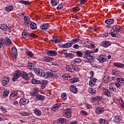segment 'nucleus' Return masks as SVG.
I'll use <instances>...</instances> for the list:
<instances>
[{
	"mask_svg": "<svg viewBox=\"0 0 124 124\" xmlns=\"http://www.w3.org/2000/svg\"><path fill=\"white\" fill-rule=\"evenodd\" d=\"M86 58L87 60V62L91 63V65H94V56L93 53L91 51H87L86 52Z\"/></svg>",
	"mask_w": 124,
	"mask_h": 124,
	"instance_id": "obj_1",
	"label": "nucleus"
},
{
	"mask_svg": "<svg viewBox=\"0 0 124 124\" xmlns=\"http://www.w3.org/2000/svg\"><path fill=\"white\" fill-rule=\"evenodd\" d=\"M34 71L36 73V74H37V75H38V76L44 77V76L46 75L45 72H44V71L40 69H38V68L34 69Z\"/></svg>",
	"mask_w": 124,
	"mask_h": 124,
	"instance_id": "obj_2",
	"label": "nucleus"
},
{
	"mask_svg": "<svg viewBox=\"0 0 124 124\" xmlns=\"http://www.w3.org/2000/svg\"><path fill=\"white\" fill-rule=\"evenodd\" d=\"M21 75H22V73L20 71H16L14 74L13 81V82H15L17 79L20 78Z\"/></svg>",
	"mask_w": 124,
	"mask_h": 124,
	"instance_id": "obj_3",
	"label": "nucleus"
},
{
	"mask_svg": "<svg viewBox=\"0 0 124 124\" xmlns=\"http://www.w3.org/2000/svg\"><path fill=\"white\" fill-rule=\"evenodd\" d=\"M72 68L71 67H70L69 65H67L66 67V69L67 71H69L70 72H73V71H77V69H76V68H77V67H76V66L72 64Z\"/></svg>",
	"mask_w": 124,
	"mask_h": 124,
	"instance_id": "obj_4",
	"label": "nucleus"
},
{
	"mask_svg": "<svg viewBox=\"0 0 124 124\" xmlns=\"http://www.w3.org/2000/svg\"><path fill=\"white\" fill-rule=\"evenodd\" d=\"M63 116L65 118L71 117V111L69 109L67 108L63 111Z\"/></svg>",
	"mask_w": 124,
	"mask_h": 124,
	"instance_id": "obj_5",
	"label": "nucleus"
},
{
	"mask_svg": "<svg viewBox=\"0 0 124 124\" xmlns=\"http://www.w3.org/2000/svg\"><path fill=\"white\" fill-rule=\"evenodd\" d=\"M91 100L93 102H100L102 100V97L99 96H96L95 97H93L91 98Z\"/></svg>",
	"mask_w": 124,
	"mask_h": 124,
	"instance_id": "obj_6",
	"label": "nucleus"
},
{
	"mask_svg": "<svg viewBox=\"0 0 124 124\" xmlns=\"http://www.w3.org/2000/svg\"><path fill=\"white\" fill-rule=\"evenodd\" d=\"M24 22L26 26H29V25H30V24L31 23V19H30V17L28 16H25L24 17Z\"/></svg>",
	"mask_w": 124,
	"mask_h": 124,
	"instance_id": "obj_7",
	"label": "nucleus"
},
{
	"mask_svg": "<svg viewBox=\"0 0 124 124\" xmlns=\"http://www.w3.org/2000/svg\"><path fill=\"white\" fill-rule=\"evenodd\" d=\"M97 79L94 78H92L89 81V85L90 87H93L96 83Z\"/></svg>",
	"mask_w": 124,
	"mask_h": 124,
	"instance_id": "obj_8",
	"label": "nucleus"
},
{
	"mask_svg": "<svg viewBox=\"0 0 124 124\" xmlns=\"http://www.w3.org/2000/svg\"><path fill=\"white\" fill-rule=\"evenodd\" d=\"M30 102L28 99H26L25 98H21L19 102L20 105H26V104H28Z\"/></svg>",
	"mask_w": 124,
	"mask_h": 124,
	"instance_id": "obj_9",
	"label": "nucleus"
},
{
	"mask_svg": "<svg viewBox=\"0 0 124 124\" xmlns=\"http://www.w3.org/2000/svg\"><path fill=\"white\" fill-rule=\"evenodd\" d=\"M10 78L8 77H4L2 79V84L3 86H6L8 83H9Z\"/></svg>",
	"mask_w": 124,
	"mask_h": 124,
	"instance_id": "obj_10",
	"label": "nucleus"
},
{
	"mask_svg": "<svg viewBox=\"0 0 124 124\" xmlns=\"http://www.w3.org/2000/svg\"><path fill=\"white\" fill-rule=\"evenodd\" d=\"M70 91L74 93H78V89L76 86L74 85H71L70 88Z\"/></svg>",
	"mask_w": 124,
	"mask_h": 124,
	"instance_id": "obj_11",
	"label": "nucleus"
},
{
	"mask_svg": "<svg viewBox=\"0 0 124 124\" xmlns=\"http://www.w3.org/2000/svg\"><path fill=\"white\" fill-rule=\"evenodd\" d=\"M0 29L6 31H9L11 30V27H8L6 25H3L0 26Z\"/></svg>",
	"mask_w": 124,
	"mask_h": 124,
	"instance_id": "obj_12",
	"label": "nucleus"
},
{
	"mask_svg": "<svg viewBox=\"0 0 124 124\" xmlns=\"http://www.w3.org/2000/svg\"><path fill=\"white\" fill-rule=\"evenodd\" d=\"M35 100H40V101H43L45 99V96L39 94L35 97Z\"/></svg>",
	"mask_w": 124,
	"mask_h": 124,
	"instance_id": "obj_13",
	"label": "nucleus"
},
{
	"mask_svg": "<svg viewBox=\"0 0 124 124\" xmlns=\"http://www.w3.org/2000/svg\"><path fill=\"white\" fill-rule=\"evenodd\" d=\"M104 112V108L102 107H98L96 108L95 113L99 115Z\"/></svg>",
	"mask_w": 124,
	"mask_h": 124,
	"instance_id": "obj_14",
	"label": "nucleus"
},
{
	"mask_svg": "<svg viewBox=\"0 0 124 124\" xmlns=\"http://www.w3.org/2000/svg\"><path fill=\"white\" fill-rule=\"evenodd\" d=\"M5 44L6 46H10V45L12 44V42H11L10 39H9V38H8V37L5 38Z\"/></svg>",
	"mask_w": 124,
	"mask_h": 124,
	"instance_id": "obj_15",
	"label": "nucleus"
},
{
	"mask_svg": "<svg viewBox=\"0 0 124 124\" xmlns=\"http://www.w3.org/2000/svg\"><path fill=\"white\" fill-rule=\"evenodd\" d=\"M47 54L48 56L55 57V56H57V51L56 50H49L47 52Z\"/></svg>",
	"mask_w": 124,
	"mask_h": 124,
	"instance_id": "obj_16",
	"label": "nucleus"
},
{
	"mask_svg": "<svg viewBox=\"0 0 124 124\" xmlns=\"http://www.w3.org/2000/svg\"><path fill=\"white\" fill-rule=\"evenodd\" d=\"M96 88H90L89 89V92L91 94L93 95L95 93H96Z\"/></svg>",
	"mask_w": 124,
	"mask_h": 124,
	"instance_id": "obj_17",
	"label": "nucleus"
},
{
	"mask_svg": "<svg viewBox=\"0 0 124 124\" xmlns=\"http://www.w3.org/2000/svg\"><path fill=\"white\" fill-rule=\"evenodd\" d=\"M103 92L104 93L105 95H106L107 96H111V93H110V91H109V90L104 88L103 90Z\"/></svg>",
	"mask_w": 124,
	"mask_h": 124,
	"instance_id": "obj_18",
	"label": "nucleus"
},
{
	"mask_svg": "<svg viewBox=\"0 0 124 124\" xmlns=\"http://www.w3.org/2000/svg\"><path fill=\"white\" fill-rule=\"evenodd\" d=\"M13 9H14V7L12 5H9L5 8V11H7V12H10L11 11H12Z\"/></svg>",
	"mask_w": 124,
	"mask_h": 124,
	"instance_id": "obj_19",
	"label": "nucleus"
},
{
	"mask_svg": "<svg viewBox=\"0 0 124 124\" xmlns=\"http://www.w3.org/2000/svg\"><path fill=\"white\" fill-rule=\"evenodd\" d=\"M44 62H53L54 61V59L51 58V57H44L43 59Z\"/></svg>",
	"mask_w": 124,
	"mask_h": 124,
	"instance_id": "obj_20",
	"label": "nucleus"
},
{
	"mask_svg": "<svg viewBox=\"0 0 124 124\" xmlns=\"http://www.w3.org/2000/svg\"><path fill=\"white\" fill-rule=\"evenodd\" d=\"M106 60H107V59L104 58L103 55H100L98 59V60L99 62L102 63L105 62H106Z\"/></svg>",
	"mask_w": 124,
	"mask_h": 124,
	"instance_id": "obj_21",
	"label": "nucleus"
},
{
	"mask_svg": "<svg viewBox=\"0 0 124 124\" xmlns=\"http://www.w3.org/2000/svg\"><path fill=\"white\" fill-rule=\"evenodd\" d=\"M30 26L31 30H36L37 29V24L33 22L30 23Z\"/></svg>",
	"mask_w": 124,
	"mask_h": 124,
	"instance_id": "obj_22",
	"label": "nucleus"
},
{
	"mask_svg": "<svg viewBox=\"0 0 124 124\" xmlns=\"http://www.w3.org/2000/svg\"><path fill=\"white\" fill-rule=\"evenodd\" d=\"M41 89H45L46 86H47V84H48V81L46 80H44L41 82Z\"/></svg>",
	"mask_w": 124,
	"mask_h": 124,
	"instance_id": "obj_23",
	"label": "nucleus"
},
{
	"mask_svg": "<svg viewBox=\"0 0 124 124\" xmlns=\"http://www.w3.org/2000/svg\"><path fill=\"white\" fill-rule=\"evenodd\" d=\"M12 54L14 57H17V52L16 47H13L12 48Z\"/></svg>",
	"mask_w": 124,
	"mask_h": 124,
	"instance_id": "obj_24",
	"label": "nucleus"
},
{
	"mask_svg": "<svg viewBox=\"0 0 124 124\" xmlns=\"http://www.w3.org/2000/svg\"><path fill=\"white\" fill-rule=\"evenodd\" d=\"M34 113L36 115V116H38V117H40V116H41V114H42V113L41 112V110L37 108H35L34 110Z\"/></svg>",
	"mask_w": 124,
	"mask_h": 124,
	"instance_id": "obj_25",
	"label": "nucleus"
},
{
	"mask_svg": "<svg viewBox=\"0 0 124 124\" xmlns=\"http://www.w3.org/2000/svg\"><path fill=\"white\" fill-rule=\"evenodd\" d=\"M40 28L42 30H47L49 28V24L44 23L40 26Z\"/></svg>",
	"mask_w": 124,
	"mask_h": 124,
	"instance_id": "obj_26",
	"label": "nucleus"
},
{
	"mask_svg": "<svg viewBox=\"0 0 124 124\" xmlns=\"http://www.w3.org/2000/svg\"><path fill=\"white\" fill-rule=\"evenodd\" d=\"M70 83H76L77 82H79V78H71L69 80Z\"/></svg>",
	"mask_w": 124,
	"mask_h": 124,
	"instance_id": "obj_27",
	"label": "nucleus"
},
{
	"mask_svg": "<svg viewBox=\"0 0 124 124\" xmlns=\"http://www.w3.org/2000/svg\"><path fill=\"white\" fill-rule=\"evenodd\" d=\"M110 45H111V43L109 41H104L103 43V46L105 47V48H107V47L110 46Z\"/></svg>",
	"mask_w": 124,
	"mask_h": 124,
	"instance_id": "obj_28",
	"label": "nucleus"
},
{
	"mask_svg": "<svg viewBox=\"0 0 124 124\" xmlns=\"http://www.w3.org/2000/svg\"><path fill=\"white\" fill-rule=\"evenodd\" d=\"M61 106V104H55L53 105L52 108V111H56V110H57V109H59Z\"/></svg>",
	"mask_w": 124,
	"mask_h": 124,
	"instance_id": "obj_29",
	"label": "nucleus"
},
{
	"mask_svg": "<svg viewBox=\"0 0 124 124\" xmlns=\"http://www.w3.org/2000/svg\"><path fill=\"white\" fill-rule=\"evenodd\" d=\"M105 23H106V24H107L108 25H112V24L114 23V20L112 19H107L105 21Z\"/></svg>",
	"mask_w": 124,
	"mask_h": 124,
	"instance_id": "obj_30",
	"label": "nucleus"
},
{
	"mask_svg": "<svg viewBox=\"0 0 124 124\" xmlns=\"http://www.w3.org/2000/svg\"><path fill=\"white\" fill-rule=\"evenodd\" d=\"M22 77L25 80H28L29 79V76H28V74L26 73V72H23L22 73Z\"/></svg>",
	"mask_w": 124,
	"mask_h": 124,
	"instance_id": "obj_31",
	"label": "nucleus"
},
{
	"mask_svg": "<svg viewBox=\"0 0 124 124\" xmlns=\"http://www.w3.org/2000/svg\"><path fill=\"white\" fill-rule=\"evenodd\" d=\"M80 40V38H74L70 41L71 44H75V43H77V42H79Z\"/></svg>",
	"mask_w": 124,
	"mask_h": 124,
	"instance_id": "obj_32",
	"label": "nucleus"
},
{
	"mask_svg": "<svg viewBox=\"0 0 124 124\" xmlns=\"http://www.w3.org/2000/svg\"><path fill=\"white\" fill-rule=\"evenodd\" d=\"M61 98L63 101H65L67 98L66 93H63L61 94Z\"/></svg>",
	"mask_w": 124,
	"mask_h": 124,
	"instance_id": "obj_33",
	"label": "nucleus"
},
{
	"mask_svg": "<svg viewBox=\"0 0 124 124\" xmlns=\"http://www.w3.org/2000/svg\"><path fill=\"white\" fill-rule=\"evenodd\" d=\"M109 80L110 78H109V76L108 75H106L103 78V81L104 83H108Z\"/></svg>",
	"mask_w": 124,
	"mask_h": 124,
	"instance_id": "obj_34",
	"label": "nucleus"
},
{
	"mask_svg": "<svg viewBox=\"0 0 124 124\" xmlns=\"http://www.w3.org/2000/svg\"><path fill=\"white\" fill-rule=\"evenodd\" d=\"M32 84H41V81L37 80L34 78L31 80Z\"/></svg>",
	"mask_w": 124,
	"mask_h": 124,
	"instance_id": "obj_35",
	"label": "nucleus"
},
{
	"mask_svg": "<svg viewBox=\"0 0 124 124\" xmlns=\"http://www.w3.org/2000/svg\"><path fill=\"white\" fill-rule=\"evenodd\" d=\"M113 65H114V66H116V67H124V64L122 63H114Z\"/></svg>",
	"mask_w": 124,
	"mask_h": 124,
	"instance_id": "obj_36",
	"label": "nucleus"
},
{
	"mask_svg": "<svg viewBox=\"0 0 124 124\" xmlns=\"http://www.w3.org/2000/svg\"><path fill=\"white\" fill-rule=\"evenodd\" d=\"M22 37L23 38H24V39H27L28 37H29V36H30V34H28V32H22Z\"/></svg>",
	"mask_w": 124,
	"mask_h": 124,
	"instance_id": "obj_37",
	"label": "nucleus"
},
{
	"mask_svg": "<svg viewBox=\"0 0 124 124\" xmlns=\"http://www.w3.org/2000/svg\"><path fill=\"white\" fill-rule=\"evenodd\" d=\"M73 62L75 63H80V62H82V60L80 58H76L73 60Z\"/></svg>",
	"mask_w": 124,
	"mask_h": 124,
	"instance_id": "obj_38",
	"label": "nucleus"
},
{
	"mask_svg": "<svg viewBox=\"0 0 124 124\" xmlns=\"http://www.w3.org/2000/svg\"><path fill=\"white\" fill-rule=\"evenodd\" d=\"M26 53L27 55L28 56V57H30V58H32L34 56V54L31 51H26Z\"/></svg>",
	"mask_w": 124,
	"mask_h": 124,
	"instance_id": "obj_39",
	"label": "nucleus"
},
{
	"mask_svg": "<svg viewBox=\"0 0 124 124\" xmlns=\"http://www.w3.org/2000/svg\"><path fill=\"white\" fill-rule=\"evenodd\" d=\"M99 123L101 124H108V122L102 118L99 119Z\"/></svg>",
	"mask_w": 124,
	"mask_h": 124,
	"instance_id": "obj_40",
	"label": "nucleus"
},
{
	"mask_svg": "<svg viewBox=\"0 0 124 124\" xmlns=\"http://www.w3.org/2000/svg\"><path fill=\"white\" fill-rule=\"evenodd\" d=\"M117 81L122 84H124V78H116Z\"/></svg>",
	"mask_w": 124,
	"mask_h": 124,
	"instance_id": "obj_41",
	"label": "nucleus"
},
{
	"mask_svg": "<svg viewBox=\"0 0 124 124\" xmlns=\"http://www.w3.org/2000/svg\"><path fill=\"white\" fill-rule=\"evenodd\" d=\"M5 40L4 39H0V49L3 46V44H4V42Z\"/></svg>",
	"mask_w": 124,
	"mask_h": 124,
	"instance_id": "obj_42",
	"label": "nucleus"
},
{
	"mask_svg": "<svg viewBox=\"0 0 124 124\" xmlns=\"http://www.w3.org/2000/svg\"><path fill=\"white\" fill-rule=\"evenodd\" d=\"M120 121H121V118H120V116H116L114 117V123H119V122H120Z\"/></svg>",
	"mask_w": 124,
	"mask_h": 124,
	"instance_id": "obj_43",
	"label": "nucleus"
},
{
	"mask_svg": "<svg viewBox=\"0 0 124 124\" xmlns=\"http://www.w3.org/2000/svg\"><path fill=\"white\" fill-rule=\"evenodd\" d=\"M38 90H34L33 91V93L32 94V96H35L34 98L35 97V96H37V95H38Z\"/></svg>",
	"mask_w": 124,
	"mask_h": 124,
	"instance_id": "obj_44",
	"label": "nucleus"
},
{
	"mask_svg": "<svg viewBox=\"0 0 124 124\" xmlns=\"http://www.w3.org/2000/svg\"><path fill=\"white\" fill-rule=\"evenodd\" d=\"M46 74V75L47 77H52V76H54V73L50 72H47Z\"/></svg>",
	"mask_w": 124,
	"mask_h": 124,
	"instance_id": "obj_45",
	"label": "nucleus"
},
{
	"mask_svg": "<svg viewBox=\"0 0 124 124\" xmlns=\"http://www.w3.org/2000/svg\"><path fill=\"white\" fill-rule=\"evenodd\" d=\"M52 42H54L55 43H61V42H62V39L59 40L58 39H55L52 40Z\"/></svg>",
	"mask_w": 124,
	"mask_h": 124,
	"instance_id": "obj_46",
	"label": "nucleus"
},
{
	"mask_svg": "<svg viewBox=\"0 0 124 124\" xmlns=\"http://www.w3.org/2000/svg\"><path fill=\"white\" fill-rule=\"evenodd\" d=\"M112 30L116 32L120 31V28H118V26H117V25L114 26L113 27H112Z\"/></svg>",
	"mask_w": 124,
	"mask_h": 124,
	"instance_id": "obj_47",
	"label": "nucleus"
},
{
	"mask_svg": "<svg viewBox=\"0 0 124 124\" xmlns=\"http://www.w3.org/2000/svg\"><path fill=\"white\" fill-rule=\"evenodd\" d=\"M62 8H63V4L61 3L58 5V7H57V10H60V9H62Z\"/></svg>",
	"mask_w": 124,
	"mask_h": 124,
	"instance_id": "obj_48",
	"label": "nucleus"
},
{
	"mask_svg": "<svg viewBox=\"0 0 124 124\" xmlns=\"http://www.w3.org/2000/svg\"><path fill=\"white\" fill-rule=\"evenodd\" d=\"M58 121L59 123H60V124H65L64 119H63V118H59L58 120Z\"/></svg>",
	"mask_w": 124,
	"mask_h": 124,
	"instance_id": "obj_49",
	"label": "nucleus"
},
{
	"mask_svg": "<svg viewBox=\"0 0 124 124\" xmlns=\"http://www.w3.org/2000/svg\"><path fill=\"white\" fill-rule=\"evenodd\" d=\"M110 34H111L110 33L106 32L102 35V37H104V38H107V37H108V36L110 35Z\"/></svg>",
	"mask_w": 124,
	"mask_h": 124,
	"instance_id": "obj_50",
	"label": "nucleus"
},
{
	"mask_svg": "<svg viewBox=\"0 0 124 124\" xmlns=\"http://www.w3.org/2000/svg\"><path fill=\"white\" fill-rule=\"evenodd\" d=\"M51 3L53 6H56V5L58 4V3H57V1H56V0H51Z\"/></svg>",
	"mask_w": 124,
	"mask_h": 124,
	"instance_id": "obj_51",
	"label": "nucleus"
},
{
	"mask_svg": "<svg viewBox=\"0 0 124 124\" xmlns=\"http://www.w3.org/2000/svg\"><path fill=\"white\" fill-rule=\"evenodd\" d=\"M27 67H28L29 69H32V68H33V64L31 63H28L27 64Z\"/></svg>",
	"mask_w": 124,
	"mask_h": 124,
	"instance_id": "obj_52",
	"label": "nucleus"
},
{
	"mask_svg": "<svg viewBox=\"0 0 124 124\" xmlns=\"http://www.w3.org/2000/svg\"><path fill=\"white\" fill-rule=\"evenodd\" d=\"M76 54L78 57H81L83 56V53H82V52H81L80 51H77Z\"/></svg>",
	"mask_w": 124,
	"mask_h": 124,
	"instance_id": "obj_53",
	"label": "nucleus"
},
{
	"mask_svg": "<svg viewBox=\"0 0 124 124\" xmlns=\"http://www.w3.org/2000/svg\"><path fill=\"white\" fill-rule=\"evenodd\" d=\"M27 76H28V78H30L31 77V78H33V77H34V75L31 72H29V73H28Z\"/></svg>",
	"mask_w": 124,
	"mask_h": 124,
	"instance_id": "obj_54",
	"label": "nucleus"
},
{
	"mask_svg": "<svg viewBox=\"0 0 124 124\" xmlns=\"http://www.w3.org/2000/svg\"><path fill=\"white\" fill-rule=\"evenodd\" d=\"M17 92L15 91L14 93H12L10 95V97H14V96H16L17 95Z\"/></svg>",
	"mask_w": 124,
	"mask_h": 124,
	"instance_id": "obj_55",
	"label": "nucleus"
},
{
	"mask_svg": "<svg viewBox=\"0 0 124 124\" xmlns=\"http://www.w3.org/2000/svg\"><path fill=\"white\" fill-rule=\"evenodd\" d=\"M111 35L112 37H118V34L116 33V31L115 32H112L111 33Z\"/></svg>",
	"mask_w": 124,
	"mask_h": 124,
	"instance_id": "obj_56",
	"label": "nucleus"
},
{
	"mask_svg": "<svg viewBox=\"0 0 124 124\" xmlns=\"http://www.w3.org/2000/svg\"><path fill=\"white\" fill-rule=\"evenodd\" d=\"M20 115H21L22 116H26L29 115V112H27L26 111H23V112L20 113Z\"/></svg>",
	"mask_w": 124,
	"mask_h": 124,
	"instance_id": "obj_57",
	"label": "nucleus"
},
{
	"mask_svg": "<svg viewBox=\"0 0 124 124\" xmlns=\"http://www.w3.org/2000/svg\"><path fill=\"white\" fill-rule=\"evenodd\" d=\"M112 74H113V75H117L119 74V71H117V70H113L112 71Z\"/></svg>",
	"mask_w": 124,
	"mask_h": 124,
	"instance_id": "obj_58",
	"label": "nucleus"
},
{
	"mask_svg": "<svg viewBox=\"0 0 124 124\" xmlns=\"http://www.w3.org/2000/svg\"><path fill=\"white\" fill-rule=\"evenodd\" d=\"M29 36H31V37H33L34 38L37 37V35L33 33L29 34Z\"/></svg>",
	"mask_w": 124,
	"mask_h": 124,
	"instance_id": "obj_59",
	"label": "nucleus"
},
{
	"mask_svg": "<svg viewBox=\"0 0 124 124\" xmlns=\"http://www.w3.org/2000/svg\"><path fill=\"white\" fill-rule=\"evenodd\" d=\"M3 94L6 96H8V94H9V91L7 90H4L3 92Z\"/></svg>",
	"mask_w": 124,
	"mask_h": 124,
	"instance_id": "obj_60",
	"label": "nucleus"
},
{
	"mask_svg": "<svg viewBox=\"0 0 124 124\" xmlns=\"http://www.w3.org/2000/svg\"><path fill=\"white\" fill-rule=\"evenodd\" d=\"M73 55H72V54L71 53H67L65 56H64V57H65V58H71V57H72Z\"/></svg>",
	"mask_w": 124,
	"mask_h": 124,
	"instance_id": "obj_61",
	"label": "nucleus"
},
{
	"mask_svg": "<svg viewBox=\"0 0 124 124\" xmlns=\"http://www.w3.org/2000/svg\"><path fill=\"white\" fill-rule=\"evenodd\" d=\"M115 86H116L117 88H120L121 87H122V84H120V83H117L115 84Z\"/></svg>",
	"mask_w": 124,
	"mask_h": 124,
	"instance_id": "obj_62",
	"label": "nucleus"
},
{
	"mask_svg": "<svg viewBox=\"0 0 124 124\" xmlns=\"http://www.w3.org/2000/svg\"><path fill=\"white\" fill-rule=\"evenodd\" d=\"M73 48H74V49H79V48H80V46L78 44H76L74 46Z\"/></svg>",
	"mask_w": 124,
	"mask_h": 124,
	"instance_id": "obj_63",
	"label": "nucleus"
},
{
	"mask_svg": "<svg viewBox=\"0 0 124 124\" xmlns=\"http://www.w3.org/2000/svg\"><path fill=\"white\" fill-rule=\"evenodd\" d=\"M62 48H68L66 43L62 44L61 46Z\"/></svg>",
	"mask_w": 124,
	"mask_h": 124,
	"instance_id": "obj_64",
	"label": "nucleus"
}]
</instances>
